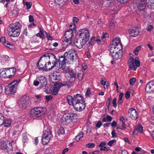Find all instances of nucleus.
<instances>
[{
	"mask_svg": "<svg viewBox=\"0 0 154 154\" xmlns=\"http://www.w3.org/2000/svg\"><path fill=\"white\" fill-rule=\"evenodd\" d=\"M73 35L72 31V30H69L66 31L64 34L65 38H72Z\"/></svg>",
	"mask_w": 154,
	"mask_h": 154,
	"instance_id": "a878e982",
	"label": "nucleus"
},
{
	"mask_svg": "<svg viewBox=\"0 0 154 154\" xmlns=\"http://www.w3.org/2000/svg\"><path fill=\"white\" fill-rule=\"evenodd\" d=\"M17 88L13 84L10 83L5 87V92L7 94H13L16 92Z\"/></svg>",
	"mask_w": 154,
	"mask_h": 154,
	"instance_id": "f8f14e48",
	"label": "nucleus"
},
{
	"mask_svg": "<svg viewBox=\"0 0 154 154\" xmlns=\"http://www.w3.org/2000/svg\"><path fill=\"white\" fill-rule=\"evenodd\" d=\"M47 109L45 107L42 106L35 107L30 110V116L34 119H37L44 115Z\"/></svg>",
	"mask_w": 154,
	"mask_h": 154,
	"instance_id": "423d86ee",
	"label": "nucleus"
},
{
	"mask_svg": "<svg viewBox=\"0 0 154 154\" xmlns=\"http://www.w3.org/2000/svg\"><path fill=\"white\" fill-rule=\"evenodd\" d=\"M72 38H64L63 40V45L64 47H66L68 45H71L72 43Z\"/></svg>",
	"mask_w": 154,
	"mask_h": 154,
	"instance_id": "5701e85b",
	"label": "nucleus"
},
{
	"mask_svg": "<svg viewBox=\"0 0 154 154\" xmlns=\"http://www.w3.org/2000/svg\"><path fill=\"white\" fill-rule=\"evenodd\" d=\"M122 48L120 39L116 37L114 39L112 44L110 45V51L113 58L117 60L122 57Z\"/></svg>",
	"mask_w": 154,
	"mask_h": 154,
	"instance_id": "f257e3e1",
	"label": "nucleus"
},
{
	"mask_svg": "<svg viewBox=\"0 0 154 154\" xmlns=\"http://www.w3.org/2000/svg\"><path fill=\"white\" fill-rule=\"evenodd\" d=\"M78 21V19L75 17H74L73 18V21L74 23H77Z\"/></svg>",
	"mask_w": 154,
	"mask_h": 154,
	"instance_id": "4d7b16f0",
	"label": "nucleus"
},
{
	"mask_svg": "<svg viewBox=\"0 0 154 154\" xmlns=\"http://www.w3.org/2000/svg\"><path fill=\"white\" fill-rule=\"evenodd\" d=\"M136 132L141 133H143V127L141 124H139L135 127L134 133H135Z\"/></svg>",
	"mask_w": 154,
	"mask_h": 154,
	"instance_id": "bb28decb",
	"label": "nucleus"
},
{
	"mask_svg": "<svg viewBox=\"0 0 154 154\" xmlns=\"http://www.w3.org/2000/svg\"><path fill=\"white\" fill-rule=\"evenodd\" d=\"M56 133L59 135L63 134L65 133L64 129L62 127H58L56 129Z\"/></svg>",
	"mask_w": 154,
	"mask_h": 154,
	"instance_id": "393cba45",
	"label": "nucleus"
},
{
	"mask_svg": "<svg viewBox=\"0 0 154 154\" xmlns=\"http://www.w3.org/2000/svg\"><path fill=\"white\" fill-rule=\"evenodd\" d=\"M109 37V35L107 33H103V35L101 37V39L103 41H104L105 40L106 38L108 37Z\"/></svg>",
	"mask_w": 154,
	"mask_h": 154,
	"instance_id": "a19ab883",
	"label": "nucleus"
},
{
	"mask_svg": "<svg viewBox=\"0 0 154 154\" xmlns=\"http://www.w3.org/2000/svg\"><path fill=\"white\" fill-rule=\"evenodd\" d=\"M85 103L83 97L80 94H77L74 96V101L73 106L75 110L81 112L85 108Z\"/></svg>",
	"mask_w": 154,
	"mask_h": 154,
	"instance_id": "20e7f679",
	"label": "nucleus"
},
{
	"mask_svg": "<svg viewBox=\"0 0 154 154\" xmlns=\"http://www.w3.org/2000/svg\"><path fill=\"white\" fill-rule=\"evenodd\" d=\"M49 59L50 60H52V65L51 64V62L48 61L47 64L45 65L44 69L45 70H50L52 69L55 66L57 63V60L55 58V56L54 55H51L48 57Z\"/></svg>",
	"mask_w": 154,
	"mask_h": 154,
	"instance_id": "1a4fd4ad",
	"label": "nucleus"
},
{
	"mask_svg": "<svg viewBox=\"0 0 154 154\" xmlns=\"http://www.w3.org/2000/svg\"><path fill=\"white\" fill-rule=\"evenodd\" d=\"M64 0H55V2L56 4L60 5H62Z\"/></svg>",
	"mask_w": 154,
	"mask_h": 154,
	"instance_id": "37998d69",
	"label": "nucleus"
},
{
	"mask_svg": "<svg viewBox=\"0 0 154 154\" xmlns=\"http://www.w3.org/2000/svg\"><path fill=\"white\" fill-rule=\"evenodd\" d=\"M39 84V82L38 81H35L33 82V85L35 86H38Z\"/></svg>",
	"mask_w": 154,
	"mask_h": 154,
	"instance_id": "338daca9",
	"label": "nucleus"
},
{
	"mask_svg": "<svg viewBox=\"0 0 154 154\" xmlns=\"http://www.w3.org/2000/svg\"><path fill=\"white\" fill-rule=\"evenodd\" d=\"M115 27V25L111 22L109 25L110 28L111 29H113Z\"/></svg>",
	"mask_w": 154,
	"mask_h": 154,
	"instance_id": "6e6d98bb",
	"label": "nucleus"
},
{
	"mask_svg": "<svg viewBox=\"0 0 154 154\" xmlns=\"http://www.w3.org/2000/svg\"><path fill=\"white\" fill-rule=\"evenodd\" d=\"M12 123V120L9 118H7L5 119H4V122L3 125L6 128L9 127L10 126Z\"/></svg>",
	"mask_w": 154,
	"mask_h": 154,
	"instance_id": "b1692460",
	"label": "nucleus"
},
{
	"mask_svg": "<svg viewBox=\"0 0 154 154\" xmlns=\"http://www.w3.org/2000/svg\"><path fill=\"white\" fill-rule=\"evenodd\" d=\"M45 98L47 101L48 102L52 99V97L51 95H46L45 96Z\"/></svg>",
	"mask_w": 154,
	"mask_h": 154,
	"instance_id": "3c124183",
	"label": "nucleus"
},
{
	"mask_svg": "<svg viewBox=\"0 0 154 154\" xmlns=\"http://www.w3.org/2000/svg\"><path fill=\"white\" fill-rule=\"evenodd\" d=\"M101 83L102 85L104 86V89L107 88L109 84V82H108L106 81L103 79H102Z\"/></svg>",
	"mask_w": 154,
	"mask_h": 154,
	"instance_id": "2f4dec72",
	"label": "nucleus"
},
{
	"mask_svg": "<svg viewBox=\"0 0 154 154\" xmlns=\"http://www.w3.org/2000/svg\"><path fill=\"white\" fill-rule=\"evenodd\" d=\"M8 142L7 141L2 140L0 142V148L8 152Z\"/></svg>",
	"mask_w": 154,
	"mask_h": 154,
	"instance_id": "412c9836",
	"label": "nucleus"
},
{
	"mask_svg": "<svg viewBox=\"0 0 154 154\" xmlns=\"http://www.w3.org/2000/svg\"><path fill=\"white\" fill-rule=\"evenodd\" d=\"M52 137V133L49 130L43 131L42 139V143L44 145L48 143Z\"/></svg>",
	"mask_w": 154,
	"mask_h": 154,
	"instance_id": "9d476101",
	"label": "nucleus"
},
{
	"mask_svg": "<svg viewBox=\"0 0 154 154\" xmlns=\"http://www.w3.org/2000/svg\"><path fill=\"white\" fill-rule=\"evenodd\" d=\"M74 43L75 46L79 48H82L83 45L86 43L85 42L80 39L79 38L75 39L74 40Z\"/></svg>",
	"mask_w": 154,
	"mask_h": 154,
	"instance_id": "a211bd4d",
	"label": "nucleus"
},
{
	"mask_svg": "<svg viewBox=\"0 0 154 154\" xmlns=\"http://www.w3.org/2000/svg\"><path fill=\"white\" fill-rule=\"evenodd\" d=\"M130 96V93L129 92H126L125 94V98H128Z\"/></svg>",
	"mask_w": 154,
	"mask_h": 154,
	"instance_id": "69168bd1",
	"label": "nucleus"
},
{
	"mask_svg": "<svg viewBox=\"0 0 154 154\" xmlns=\"http://www.w3.org/2000/svg\"><path fill=\"white\" fill-rule=\"evenodd\" d=\"M91 94V90L90 88H88L86 91L85 94V96L86 97H89V95Z\"/></svg>",
	"mask_w": 154,
	"mask_h": 154,
	"instance_id": "49530a36",
	"label": "nucleus"
},
{
	"mask_svg": "<svg viewBox=\"0 0 154 154\" xmlns=\"http://www.w3.org/2000/svg\"><path fill=\"white\" fill-rule=\"evenodd\" d=\"M136 81V79L135 78H131L130 80V84L133 85Z\"/></svg>",
	"mask_w": 154,
	"mask_h": 154,
	"instance_id": "c03bdc74",
	"label": "nucleus"
},
{
	"mask_svg": "<svg viewBox=\"0 0 154 154\" xmlns=\"http://www.w3.org/2000/svg\"><path fill=\"white\" fill-rule=\"evenodd\" d=\"M34 18L32 16L29 15V21L30 22H31L33 21Z\"/></svg>",
	"mask_w": 154,
	"mask_h": 154,
	"instance_id": "13d9d810",
	"label": "nucleus"
},
{
	"mask_svg": "<svg viewBox=\"0 0 154 154\" xmlns=\"http://www.w3.org/2000/svg\"><path fill=\"white\" fill-rule=\"evenodd\" d=\"M9 146H10L11 147L9 148H8V152L11 151L13 149V147L12 146V143H9Z\"/></svg>",
	"mask_w": 154,
	"mask_h": 154,
	"instance_id": "5fc2aeb1",
	"label": "nucleus"
},
{
	"mask_svg": "<svg viewBox=\"0 0 154 154\" xmlns=\"http://www.w3.org/2000/svg\"><path fill=\"white\" fill-rule=\"evenodd\" d=\"M39 32L36 35L38 37H40L42 38H43L45 37L44 33H46L44 30L41 28H39Z\"/></svg>",
	"mask_w": 154,
	"mask_h": 154,
	"instance_id": "c756f323",
	"label": "nucleus"
},
{
	"mask_svg": "<svg viewBox=\"0 0 154 154\" xmlns=\"http://www.w3.org/2000/svg\"><path fill=\"white\" fill-rule=\"evenodd\" d=\"M116 128L117 129H121L122 130L125 129L126 128V127L125 125V123L123 122L122 125H121V126H118Z\"/></svg>",
	"mask_w": 154,
	"mask_h": 154,
	"instance_id": "79ce46f5",
	"label": "nucleus"
},
{
	"mask_svg": "<svg viewBox=\"0 0 154 154\" xmlns=\"http://www.w3.org/2000/svg\"><path fill=\"white\" fill-rule=\"evenodd\" d=\"M106 144V143L105 142H102L99 144V146L100 147H102L104 146Z\"/></svg>",
	"mask_w": 154,
	"mask_h": 154,
	"instance_id": "680f3d73",
	"label": "nucleus"
},
{
	"mask_svg": "<svg viewBox=\"0 0 154 154\" xmlns=\"http://www.w3.org/2000/svg\"><path fill=\"white\" fill-rule=\"evenodd\" d=\"M153 28V26L152 25H149L147 26V27L146 28V30L148 31H151L152 30Z\"/></svg>",
	"mask_w": 154,
	"mask_h": 154,
	"instance_id": "de8ad7c7",
	"label": "nucleus"
},
{
	"mask_svg": "<svg viewBox=\"0 0 154 154\" xmlns=\"http://www.w3.org/2000/svg\"><path fill=\"white\" fill-rule=\"evenodd\" d=\"M117 124L116 122L115 121H114L112 123L111 125L112 127H115L116 126Z\"/></svg>",
	"mask_w": 154,
	"mask_h": 154,
	"instance_id": "774afa93",
	"label": "nucleus"
},
{
	"mask_svg": "<svg viewBox=\"0 0 154 154\" xmlns=\"http://www.w3.org/2000/svg\"><path fill=\"white\" fill-rule=\"evenodd\" d=\"M79 37L80 39L85 42L86 43L88 40L90 36L89 31L85 29H82L78 32Z\"/></svg>",
	"mask_w": 154,
	"mask_h": 154,
	"instance_id": "6e6552de",
	"label": "nucleus"
},
{
	"mask_svg": "<svg viewBox=\"0 0 154 154\" xmlns=\"http://www.w3.org/2000/svg\"><path fill=\"white\" fill-rule=\"evenodd\" d=\"M20 81V79L18 78L14 80L11 83H10V84L12 85L13 84V85L15 86V87L16 88H17V87L18 84L19 83Z\"/></svg>",
	"mask_w": 154,
	"mask_h": 154,
	"instance_id": "473e14b6",
	"label": "nucleus"
},
{
	"mask_svg": "<svg viewBox=\"0 0 154 154\" xmlns=\"http://www.w3.org/2000/svg\"><path fill=\"white\" fill-rule=\"evenodd\" d=\"M77 59V56L75 50L73 49H71L65 53L64 56L60 57L59 60V66L58 68H63L65 66L66 61L67 59L69 60H74Z\"/></svg>",
	"mask_w": 154,
	"mask_h": 154,
	"instance_id": "f03ea898",
	"label": "nucleus"
},
{
	"mask_svg": "<svg viewBox=\"0 0 154 154\" xmlns=\"http://www.w3.org/2000/svg\"><path fill=\"white\" fill-rule=\"evenodd\" d=\"M27 100V98L26 97H23L20 99L18 104L20 109H24L26 108L28 103Z\"/></svg>",
	"mask_w": 154,
	"mask_h": 154,
	"instance_id": "ddd939ff",
	"label": "nucleus"
},
{
	"mask_svg": "<svg viewBox=\"0 0 154 154\" xmlns=\"http://www.w3.org/2000/svg\"><path fill=\"white\" fill-rule=\"evenodd\" d=\"M102 125V123L100 121H98L96 124V126L98 128H100Z\"/></svg>",
	"mask_w": 154,
	"mask_h": 154,
	"instance_id": "09e8293b",
	"label": "nucleus"
},
{
	"mask_svg": "<svg viewBox=\"0 0 154 154\" xmlns=\"http://www.w3.org/2000/svg\"><path fill=\"white\" fill-rule=\"evenodd\" d=\"M95 146V144L92 143H89L86 145V146L87 147L89 148H93Z\"/></svg>",
	"mask_w": 154,
	"mask_h": 154,
	"instance_id": "a18cd8bd",
	"label": "nucleus"
},
{
	"mask_svg": "<svg viewBox=\"0 0 154 154\" xmlns=\"http://www.w3.org/2000/svg\"><path fill=\"white\" fill-rule=\"evenodd\" d=\"M0 41L1 42L4 44V45L10 49H13L14 48V45L11 44L8 41H6L5 37H2L0 38Z\"/></svg>",
	"mask_w": 154,
	"mask_h": 154,
	"instance_id": "6ab92c4d",
	"label": "nucleus"
},
{
	"mask_svg": "<svg viewBox=\"0 0 154 154\" xmlns=\"http://www.w3.org/2000/svg\"><path fill=\"white\" fill-rule=\"evenodd\" d=\"M116 142V141L115 140H112L109 142L108 145L109 146H111L114 142Z\"/></svg>",
	"mask_w": 154,
	"mask_h": 154,
	"instance_id": "603ef678",
	"label": "nucleus"
},
{
	"mask_svg": "<svg viewBox=\"0 0 154 154\" xmlns=\"http://www.w3.org/2000/svg\"><path fill=\"white\" fill-rule=\"evenodd\" d=\"M46 37L48 40H51L52 38V37L50 36L49 33H47Z\"/></svg>",
	"mask_w": 154,
	"mask_h": 154,
	"instance_id": "052dcab7",
	"label": "nucleus"
},
{
	"mask_svg": "<svg viewBox=\"0 0 154 154\" xmlns=\"http://www.w3.org/2000/svg\"><path fill=\"white\" fill-rule=\"evenodd\" d=\"M22 140L23 142L24 143H25L28 141V139L27 137L26 133H24L23 134Z\"/></svg>",
	"mask_w": 154,
	"mask_h": 154,
	"instance_id": "4c0bfd02",
	"label": "nucleus"
},
{
	"mask_svg": "<svg viewBox=\"0 0 154 154\" xmlns=\"http://www.w3.org/2000/svg\"><path fill=\"white\" fill-rule=\"evenodd\" d=\"M100 150H105V151H107L108 150L107 148L105 146H102V147H101Z\"/></svg>",
	"mask_w": 154,
	"mask_h": 154,
	"instance_id": "0e129e2a",
	"label": "nucleus"
},
{
	"mask_svg": "<svg viewBox=\"0 0 154 154\" xmlns=\"http://www.w3.org/2000/svg\"><path fill=\"white\" fill-rule=\"evenodd\" d=\"M117 100L116 98H115L112 100V103L113 104V106L115 107H116L117 106V104L116 103Z\"/></svg>",
	"mask_w": 154,
	"mask_h": 154,
	"instance_id": "864d4df0",
	"label": "nucleus"
},
{
	"mask_svg": "<svg viewBox=\"0 0 154 154\" xmlns=\"http://www.w3.org/2000/svg\"><path fill=\"white\" fill-rule=\"evenodd\" d=\"M66 76L68 77H75V73L72 71H69L66 72Z\"/></svg>",
	"mask_w": 154,
	"mask_h": 154,
	"instance_id": "72a5a7b5",
	"label": "nucleus"
},
{
	"mask_svg": "<svg viewBox=\"0 0 154 154\" xmlns=\"http://www.w3.org/2000/svg\"><path fill=\"white\" fill-rule=\"evenodd\" d=\"M23 3L26 6V8L27 9H30L31 6L32 5L31 2H28L25 1L24 0H23Z\"/></svg>",
	"mask_w": 154,
	"mask_h": 154,
	"instance_id": "e433bc0d",
	"label": "nucleus"
},
{
	"mask_svg": "<svg viewBox=\"0 0 154 154\" xmlns=\"http://www.w3.org/2000/svg\"><path fill=\"white\" fill-rule=\"evenodd\" d=\"M20 24L16 22L10 25L8 27V35L13 37H16L19 36L20 33Z\"/></svg>",
	"mask_w": 154,
	"mask_h": 154,
	"instance_id": "39448f33",
	"label": "nucleus"
},
{
	"mask_svg": "<svg viewBox=\"0 0 154 154\" xmlns=\"http://www.w3.org/2000/svg\"><path fill=\"white\" fill-rule=\"evenodd\" d=\"M147 4L149 8L152 9H154V0H147Z\"/></svg>",
	"mask_w": 154,
	"mask_h": 154,
	"instance_id": "7c9ffc66",
	"label": "nucleus"
},
{
	"mask_svg": "<svg viewBox=\"0 0 154 154\" xmlns=\"http://www.w3.org/2000/svg\"><path fill=\"white\" fill-rule=\"evenodd\" d=\"M153 81H151L148 83L146 87L145 90L147 92H151L154 91Z\"/></svg>",
	"mask_w": 154,
	"mask_h": 154,
	"instance_id": "aec40b11",
	"label": "nucleus"
},
{
	"mask_svg": "<svg viewBox=\"0 0 154 154\" xmlns=\"http://www.w3.org/2000/svg\"><path fill=\"white\" fill-rule=\"evenodd\" d=\"M111 135L112 137L113 138L117 137V136L116 134L115 131L113 130L111 132Z\"/></svg>",
	"mask_w": 154,
	"mask_h": 154,
	"instance_id": "8fccbe9b",
	"label": "nucleus"
},
{
	"mask_svg": "<svg viewBox=\"0 0 154 154\" xmlns=\"http://www.w3.org/2000/svg\"><path fill=\"white\" fill-rule=\"evenodd\" d=\"M48 57H42L37 63V66L40 69H44L45 65L46 64V62L48 61Z\"/></svg>",
	"mask_w": 154,
	"mask_h": 154,
	"instance_id": "4468645a",
	"label": "nucleus"
},
{
	"mask_svg": "<svg viewBox=\"0 0 154 154\" xmlns=\"http://www.w3.org/2000/svg\"><path fill=\"white\" fill-rule=\"evenodd\" d=\"M4 122V116L2 114L0 113V126L2 125Z\"/></svg>",
	"mask_w": 154,
	"mask_h": 154,
	"instance_id": "58836bf2",
	"label": "nucleus"
},
{
	"mask_svg": "<svg viewBox=\"0 0 154 154\" xmlns=\"http://www.w3.org/2000/svg\"><path fill=\"white\" fill-rule=\"evenodd\" d=\"M129 36L132 37H136L139 35V31L138 27H134L133 29H130L129 31Z\"/></svg>",
	"mask_w": 154,
	"mask_h": 154,
	"instance_id": "dca6fc26",
	"label": "nucleus"
},
{
	"mask_svg": "<svg viewBox=\"0 0 154 154\" xmlns=\"http://www.w3.org/2000/svg\"><path fill=\"white\" fill-rule=\"evenodd\" d=\"M8 77L14 76L15 73L16 69L14 68H7Z\"/></svg>",
	"mask_w": 154,
	"mask_h": 154,
	"instance_id": "4be33fe9",
	"label": "nucleus"
},
{
	"mask_svg": "<svg viewBox=\"0 0 154 154\" xmlns=\"http://www.w3.org/2000/svg\"><path fill=\"white\" fill-rule=\"evenodd\" d=\"M83 136V134L82 132H80L75 137V139L77 141H79Z\"/></svg>",
	"mask_w": 154,
	"mask_h": 154,
	"instance_id": "c9c22d12",
	"label": "nucleus"
},
{
	"mask_svg": "<svg viewBox=\"0 0 154 154\" xmlns=\"http://www.w3.org/2000/svg\"><path fill=\"white\" fill-rule=\"evenodd\" d=\"M66 99L69 104L71 105H72L73 106L74 103V97L73 98L71 96L68 95L67 96Z\"/></svg>",
	"mask_w": 154,
	"mask_h": 154,
	"instance_id": "c85d7f7f",
	"label": "nucleus"
},
{
	"mask_svg": "<svg viewBox=\"0 0 154 154\" xmlns=\"http://www.w3.org/2000/svg\"><path fill=\"white\" fill-rule=\"evenodd\" d=\"M42 94L37 95L35 96V98L36 99H39L42 97Z\"/></svg>",
	"mask_w": 154,
	"mask_h": 154,
	"instance_id": "e2e57ef3",
	"label": "nucleus"
},
{
	"mask_svg": "<svg viewBox=\"0 0 154 154\" xmlns=\"http://www.w3.org/2000/svg\"><path fill=\"white\" fill-rule=\"evenodd\" d=\"M70 79H69V81L63 82V83H67L69 85L68 86H67L68 88H69L71 86V83L72 82H73L75 80V78H69Z\"/></svg>",
	"mask_w": 154,
	"mask_h": 154,
	"instance_id": "f704fd0d",
	"label": "nucleus"
},
{
	"mask_svg": "<svg viewBox=\"0 0 154 154\" xmlns=\"http://www.w3.org/2000/svg\"><path fill=\"white\" fill-rule=\"evenodd\" d=\"M106 119L108 122L111 121L112 120V117L110 116H107L106 117Z\"/></svg>",
	"mask_w": 154,
	"mask_h": 154,
	"instance_id": "bf43d9fd",
	"label": "nucleus"
},
{
	"mask_svg": "<svg viewBox=\"0 0 154 154\" xmlns=\"http://www.w3.org/2000/svg\"><path fill=\"white\" fill-rule=\"evenodd\" d=\"M0 77H8L7 69L3 68L0 70Z\"/></svg>",
	"mask_w": 154,
	"mask_h": 154,
	"instance_id": "cd10ccee",
	"label": "nucleus"
},
{
	"mask_svg": "<svg viewBox=\"0 0 154 154\" xmlns=\"http://www.w3.org/2000/svg\"><path fill=\"white\" fill-rule=\"evenodd\" d=\"M77 118L76 114L69 113L63 115L60 118V121L63 124L72 127L75 124Z\"/></svg>",
	"mask_w": 154,
	"mask_h": 154,
	"instance_id": "7ed1b4c3",
	"label": "nucleus"
},
{
	"mask_svg": "<svg viewBox=\"0 0 154 154\" xmlns=\"http://www.w3.org/2000/svg\"><path fill=\"white\" fill-rule=\"evenodd\" d=\"M128 115L133 120H136L138 118V115L135 110L133 108L130 109L128 111Z\"/></svg>",
	"mask_w": 154,
	"mask_h": 154,
	"instance_id": "f3484780",
	"label": "nucleus"
},
{
	"mask_svg": "<svg viewBox=\"0 0 154 154\" xmlns=\"http://www.w3.org/2000/svg\"><path fill=\"white\" fill-rule=\"evenodd\" d=\"M141 49V46H139L137 47H136V48H135L134 49L133 53L136 55H137L138 54V53L139 51H140V50Z\"/></svg>",
	"mask_w": 154,
	"mask_h": 154,
	"instance_id": "ea45409f",
	"label": "nucleus"
},
{
	"mask_svg": "<svg viewBox=\"0 0 154 154\" xmlns=\"http://www.w3.org/2000/svg\"><path fill=\"white\" fill-rule=\"evenodd\" d=\"M51 81L53 83H55L54 86L53 87H51L50 90L49 91V93H51L52 95H55L57 94L59 90V89L62 87L65 86H68L69 85L67 83H63L60 82H56L54 81V78H51ZM55 80H57L58 79L57 78H54Z\"/></svg>",
	"mask_w": 154,
	"mask_h": 154,
	"instance_id": "0eeeda50",
	"label": "nucleus"
},
{
	"mask_svg": "<svg viewBox=\"0 0 154 154\" xmlns=\"http://www.w3.org/2000/svg\"><path fill=\"white\" fill-rule=\"evenodd\" d=\"M137 5L138 8L140 11L144 10L146 8L147 2L145 0H138L137 2Z\"/></svg>",
	"mask_w": 154,
	"mask_h": 154,
	"instance_id": "2eb2a0df",
	"label": "nucleus"
},
{
	"mask_svg": "<svg viewBox=\"0 0 154 154\" xmlns=\"http://www.w3.org/2000/svg\"><path fill=\"white\" fill-rule=\"evenodd\" d=\"M140 62L139 60H134V58L131 57L128 60V65L130 68L136 70L137 67L140 66Z\"/></svg>",
	"mask_w": 154,
	"mask_h": 154,
	"instance_id": "9b49d317",
	"label": "nucleus"
}]
</instances>
